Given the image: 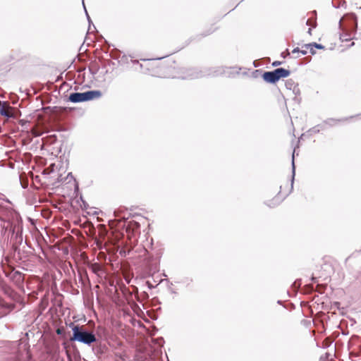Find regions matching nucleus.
<instances>
[{
    "label": "nucleus",
    "mask_w": 361,
    "mask_h": 361,
    "mask_svg": "<svg viewBox=\"0 0 361 361\" xmlns=\"http://www.w3.org/2000/svg\"><path fill=\"white\" fill-rule=\"evenodd\" d=\"M345 120H346V119L343 118V119H341V120H336L334 118H329L324 121V123L332 126H334L337 123V121H345Z\"/></svg>",
    "instance_id": "obj_11"
},
{
    "label": "nucleus",
    "mask_w": 361,
    "mask_h": 361,
    "mask_svg": "<svg viewBox=\"0 0 361 361\" xmlns=\"http://www.w3.org/2000/svg\"><path fill=\"white\" fill-rule=\"evenodd\" d=\"M311 32H312V29L309 28V30L307 31L308 34L311 35L312 34Z\"/></svg>",
    "instance_id": "obj_26"
},
{
    "label": "nucleus",
    "mask_w": 361,
    "mask_h": 361,
    "mask_svg": "<svg viewBox=\"0 0 361 361\" xmlns=\"http://www.w3.org/2000/svg\"><path fill=\"white\" fill-rule=\"evenodd\" d=\"M51 138L53 137L54 140H56V135H51Z\"/></svg>",
    "instance_id": "obj_27"
},
{
    "label": "nucleus",
    "mask_w": 361,
    "mask_h": 361,
    "mask_svg": "<svg viewBox=\"0 0 361 361\" xmlns=\"http://www.w3.org/2000/svg\"><path fill=\"white\" fill-rule=\"evenodd\" d=\"M55 164H52L49 167L44 169V174H50L51 173L54 172V171Z\"/></svg>",
    "instance_id": "obj_14"
},
{
    "label": "nucleus",
    "mask_w": 361,
    "mask_h": 361,
    "mask_svg": "<svg viewBox=\"0 0 361 361\" xmlns=\"http://www.w3.org/2000/svg\"><path fill=\"white\" fill-rule=\"evenodd\" d=\"M354 44H355V43H354V42H353V43L350 44V46L352 47V46H353Z\"/></svg>",
    "instance_id": "obj_33"
},
{
    "label": "nucleus",
    "mask_w": 361,
    "mask_h": 361,
    "mask_svg": "<svg viewBox=\"0 0 361 361\" xmlns=\"http://www.w3.org/2000/svg\"><path fill=\"white\" fill-rule=\"evenodd\" d=\"M295 153V149L293 150V155H292V173H293V175H292V178H291L290 191L293 190V182H294V176H295V163H294Z\"/></svg>",
    "instance_id": "obj_8"
},
{
    "label": "nucleus",
    "mask_w": 361,
    "mask_h": 361,
    "mask_svg": "<svg viewBox=\"0 0 361 361\" xmlns=\"http://www.w3.org/2000/svg\"><path fill=\"white\" fill-rule=\"evenodd\" d=\"M307 49H301L300 53H301L302 55H306L307 54Z\"/></svg>",
    "instance_id": "obj_21"
},
{
    "label": "nucleus",
    "mask_w": 361,
    "mask_h": 361,
    "mask_svg": "<svg viewBox=\"0 0 361 361\" xmlns=\"http://www.w3.org/2000/svg\"><path fill=\"white\" fill-rule=\"evenodd\" d=\"M92 271L95 274H98L102 271V267L99 264H94L92 266Z\"/></svg>",
    "instance_id": "obj_13"
},
{
    "label": "nucleus",
    "mask_w": 361,
    "mask_h": 361,
    "mask_svg": "<svg viewBox=\"0 0 361 361\" xmlns=\"http://www.w3.org/2000/svg\"><path fill=\"white\" fill-rule=\"evenodd\" d=\"M304 47H305V49H309V50H310V52L312 55H314V54H316V51L314 50V47H312V46H311V47H305V45H304V46H302V48H304Z\"/></svg>",
    "instance_id": "obj_16"
},
{
    "label": "nucleus",
    "mask_w": 361,
    "mask_h": 361,
    "mask_svg": "<svg viewBox=\"0 0 361 361\" xmlns=\"http://www.w3.org/2000/svg\"><path fill=\"white\" fill-rule=\"evenodd\" d=\"M285 86L287 90L292 91V93L295 97L300 94V90L299 88L298 83L294 80L291 78L286 80L285 82Z\"/></svg>",
    "instance_id": "obj_4"
},
{
    "label": "nucleus",
    "mask_w": 361,
    "mask_h": 361,
    "mask_svg": "<svg viewBox=\"0 0 361 361\" xmlns=\"http://www.w3.org/2000/svg\"><path fill=\"white\" fill-rule=\"evenodd\" d=\"M15 274H19V275H20V274H20V272H19V271H16Z\"/></svg>",
    "instance_id": "obj_30"
},
{
    "label": "nucleus",
    "mask_w": 361,
    "mask_h": 361,
    "mask_svg": "<svg viewBox=\"0 0 361 361\" xmlns=\"http://www.w3.org/2000/svg\"><path fill=\"white\" fill-rule=\"evenodd\" d=\"M62 332H63V331H62L61 329H58L56 330V334H57L58 335H61V334H62Z\"/></svg>",
    "instance_id": "obj_22"
},
{
    "label": "nucleus",
    "mask_w": 361,
    "mask_h": 361,
    "mask_svg": "<svg viewBox=\"0 0 361 361\" xmlns=\"http://www.w3.org/2000/svg\"><path fill=\"white\" fill-rule=\"evenodd\" d=\"M282 64V62L281 61H275L272 63V66L276 67V66H279L280 65Z\"/></svg>",
    "instance_id": "obj_19"
},
{
    "label": "nucleus",
    "mask_w": 361,
    "mask_h": 361,
    "mask_svg": "<svg viewBox=\"0 0 361 361\" xmlns=\"http://www.w3.org/2000/svg\"><path fill=\"white\" fill-rule=\"evenodd\" d=\"M82 5H83V7H84V9H85V13H86V16H87V18L88 20V22L89 23H92V20L90 19V17L89 16L88 13H87V11L86 10V8H85V4H84V1H82ZM91 28H90V26L89 27V29L88 30H90Z\"/></svg>",
    "instance_id": "obj_15"
},
{
    "label": "nucleus",
    "mask_w": 361,
    "mask_h": 361,
    "mask_svg": "<svg viewBox=\"0 0 361 361\" xmlns=\"http://www.w3.org/2000/svg\"><path fill=\"white\" fill-rule=\"evenodd\" d=\"M290 71L283 68H278L272 71H266L262 75L263 80L271 84H274L281 78L289 76Z\"/></svg>",
    "instance_id": "obj_2"
},
{
    "label": "nucleus",
    "mask_w": 361,
    "mask_h": 361,
    "mask_svg": "<svg viewBox=\"0 0 361 361\" xmlns=\"http://www.w3.org/2000/svg\"><path fill=\"white\" fill-rule=\"evenodd\" d=\"M147 285H148V287H149L150 289H151V288H154V286H152V285L149 281H147Z\"/></svg>",
    "instance_id": "obj_23"
},
{
    "label": "nucleus",
    "mask_w": 361,
    "mask_h": 361,
    "mask_svg": "<svg viewBox=\"0 0 361 361\" xmlns=\"http://www.w3.org/2000/svg\"><path fill=\"white\" fill-rule=\"evenodd\" d=\"M311 280H312V281L315 282V281H316V280H317V278H315V277L312 276V279H311Z\"/></svg>",
    "instance_id": "obj_24"
},
{
    "label": "nucleus",
    "mask_w": 361,
    "mask_h": 361,
    "mask_svg": "<svg viewBox=\"0 0 361 361\" xmlns=\"http://www.w3.org/2000/svg\"><path fill=\"white\" fill-rule=\"evenodd\" d=\"M300 49L298 47H296V48L293 49V50L292 51V53L296 54V53H300Z\"/></svg>",
    "instance_id": "obj_20"
},
{
    "label": "nucleus",
    "mask_w": 361,
    "mask_h": 361,
    "mask_svg": "<svg viewBox=\"0 0 361 361\" xmlns=\"http://www.w3.org/2000/svg\"><path fill=\"white\" fill-rule=\"evenodd\" d=\"M70 327L73 331V335L70 338L71 341H78L88 346L97 342V338L94 332L83 326L75 325L71 322Z\"/></svg>",
    "instance_id": "obj_1"
},
{
    "label": "nucleus",
    "mask_w": 361,
    "mask_h": 361,
    "mask_svg": "<svg viewBox=\"0 0 361 361\" xmlns=\"http://www.w3.org/2000/svg\"><path fill=\"white\" fill-rule=\"evenodd\" d=\"M281 56L284 58V57H285V56H286V54H284V53H281Z\"/></svg>",
    "instance_id": "obj_29"
},
{
    "label": "nucleus",
    "mask_w": 361,
    "mask_h": 361,
    "mask_svg": "<svg viewBox=\"0 0 361 361\" xmlns=\"http://www.w3.org/2000/svg\"><path fill=\"white\" fill-rule=\"evenodd\" d=\"M0 114L7 118L14 117L13 108L5 102L0 107Z\"/></svg>",
    "instance_id": "obj_5"
},
{
    "label": "nucleus",
    "mask_w": 361,
    "mask_h": 361,
    "mask_svg": "<svg viewBox=\"0 0 361 361\" xmlns=\"http://www.w3.org/2000/svg\"><path fill=\"white\" fill-rule=\"evenodd\" d=\"M281 199L279 196H276L271 201V203L269 204H267V205L269 207H274L275 206H276L277 204H279L281 202Z\"/></svg>",
    "instance_id": "obj_10"
},
{
    "label": "nucleus",
    "mask_w": 361,
    "mask_h": 361,
    "mask_svg": "<svg viewBox=\"0 0 361 361\" xmlns=\"http://www.w3.org/2000/svg\"><path fill=\"white\" fill-rule=\"evenodd\" d=\"M311 46L314 47V48H317V49H324V47L323 45H322L321 44H317L316 42H312V43L305 44V47H311Z\"/></svg>",
    "instance_id": "obj_12"
},
{
    "label": "nucleus",
    "mask_w": 361,
    "mask_h": 361,
    "mask_svg": "<svg viewBox=\"0 0 361 361\" xmlns=\"http://www.w3.org/2000/svg\"><path fill=\"white\" fill-rule=\"evenodd\" d=\"M102 94L100 90H89L84 92L85 102L90 101L94 99H99Z\"/></svg>",
    "instance_id": "obj_6"
},
{
    "label": "nucleus",
    "mask_w": 361,
    "mask_h": 361,
    "mask_svg": "<svg viewBox=\"0 0 361 361\" xmlns=\"http://www.w3.org/2000/svg\"><path fill=\"white\" fill-rule=\"evenodd\" d=\"M341 39H342V41H348L350 39V35L345 34L344 35H341Z\"/></svg>",
    "instance_id": "obj_17"
},
{
    "label": "nucleus",
    "mask_w": 361,
    "mask_h": 361,
    "mask_svg": "<svg viewBox=\"0 0 361 361\" xmlns=\"http://www.w3.org/2000/svg\"><path fill=\"white\" fill-rule=\"evenodd\" d=\"M316 25H317V24H316V23L314 22V25H312V26L314 27H316Z\"/></svg>",
    "instance_id": "obj_31"
},
{
    "label": "nucleus",
    "mask_w": 361,
    "mask_h": 361,
    "mask_svg": "<svg viewBox=\"0 0 361 361\" xmlns=\"http://www.w3.org/2000/svg\"><path fill=\"white\" fill-rule=\"evenodd\" d=\"M281 56L284 58V57H285V56H286V54H284V53H281Z\"/></svg>",
    "instance_id": "obj_28"
},
{
    "label": "nucleus",
    "mask_w": 361,
    "mask_h": 361,
    "mask_svg": "<svg viewBox=\"0 0 361 361\" xmlns=\"http://www.w3.org/2000/svg\"><path fill=\"white\" fill-rule=\"evenodd\" d=\"M348 18L350 20L353 21V29L355 31L357 28V16L353 13H351L350 14H348Z\"/></svg>",
    "instance_id": "obj_9"
},
{
    "label": "nucleus",
    "mask_w": 361,
    "mask_h": 361,
    "mask_svg": "<svg viewBox=\"0 0 361 361\" xmlns=\"http://www.w3.org/2000/svg\"><path fill=\"white\" fill-rule=\"evenodd\" d=\"M224 72H225V71L222 70V68H216L214 70L209 72V73L204 74L201 71H198L196 68H192V69L188 70L187 75L185 77H183V78L192 80V79L202 78L203 76H205L206 75L216 76V75H221V74L224 73Z\"/></svg>",
    "instance_id": "obj_3"
},
{
    "label": "nucleus",
    "mask_w": 361,
    "mask_h": 361,
    "mask_svg": "<svg viewBox=\"0 0 361 361\" xmlns=\"http://www.w3.org/2000/svg\"><path fill=\"white\" fill-rule=\"evenodd\" d=\"M306 24H307V25H310V19H308V20H307Z\"/></svg>",
    "instance_id": "obj_25"
},
{
    "label": "nucleus",
    "mask_w": 361,
    "mask_h": 361,
    "mask_svg": "<svg viewBox=\"0 0 361 361\" xmlns=\"http://www.w3.org/2000/svg\"><path fill=\"white\" fill-rule=\"evenodd\" d=\"M68 101L72 103H80L85 102L84 92H72L68 97Z\"/></svg>",
    "instance_id": "obj_7"
},
{
    "label": "nucleus",
    "mask_w": 361,
    "mask_h": 361,
    "mask_svg": "<svg viewBox=\"0 0 361 361\" xmlns=\"http://www.w3.org/2000/svg\"><path fill=\"white\" fill-rule=\"evenodd\" d=\"M287 55H290V53L288 52V50H287Z\"/></svg>",
    "instance_id": "obj_34"
},
{
    "label": "nucleus",
    "mask_w": 361,
    "mask_h": 361,
    "mask_svg": "<svg viewBox=\"0 0 361 361\" xmlns=\"http://www.w3.org/2000/svg\"><path fill=\"white\" fill-rule=\"evenodd\" d=\"M309 132H310L311 133H319V129L318 128V126H314L312 128H311Z\"/></svg>",
    "instance_id": "obj_18"
},
{
    "label": "nucleus",
    "mask_w": 361,
    "mask_h": 361,
    "mask_svg": "<svg viewBox=\"0 0 361 361\" xmlns=\"http://www.w3.org/2000/svg\"><path fill=\"white\" fill-rule=\"evenodd\" d=\"M20 123H22V125H23V120H20Z\"/></svg>",
    "instance_id": "obj_32"
}]
</instances>
